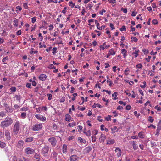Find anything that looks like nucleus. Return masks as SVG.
Instances as JSON below:
<instances>
[{
	"mask_svg": "<svg viewBox=\"0 0 161 161\" xmlns=\"http://www.w3.org/2000/svg\"><path fill=\"white\" fill-rule=\"evenodd\" d=\"M13 123V120L10 118L7 117L1 122L0 126L3 129L9 126Z\"/></svg>",
	"mask_w": 161,
	"mask_h": 161,
	"instance_id": "f257e3e1",
	"label": "nucleus"
},
{
	"mask_svg": "<svg viewBox=\"0 0 161 161\" xmlns=\"http://www.w3.org/2000/svg\"><path fill=\"white\" fill-rule=\"evenodd\" d=\"M20 123L19 121H16L14 125L13 131L15 134H17L19 130V128L20 127Z\"/></svg>",
	"mask_w": 161,
	"mask_h": 161,
	"instance_id": "f03ea898",
	"label": "nucleus"
},
{
	"mask_svg": "<svg viewBox=\"0 0 161 161\" xmlns=\"http://www.w3.org/2000/svg\"><path fill=\"white\" fill-rule=\"evenodd\" d=\"M49 147L47 146H45L41 150V153L44 156H47L49 150Z\"/></svg>",
	"mask_w": 161,
	"mask_h": 161,
	"instance_id": "7ed1b4c3",
	"label": "nucleus"
},
{
	"mask_svg": "<svg viewBox=\"0 0 161 161\" xmlns=\"http://www.w3.org/2000/svg\"><path fill=\"white\" fill-rule=\"evenodd\" d=\"M42 125L41 124H36L33 126V130L35 131H38L42 128Z\"/></svg>",
	"mask_w": 161,
	"mask_h": 161,
	"instance_id": "20e7f679",
	"label": "nucleus"
},
{
	"mask_svg": "<svg viewBox=\"0 0 161 161\" xmlns=\"http://www.w3.org/2000/svg\"><path fill=\"white\" fill-rule=\"evenodd\" d=\"M49 142L51 143V145L54 147L56 145L57 142L56 139L54 137H51L49 139Z\"/></svg>",
	"mask_w": 161,
	"mask_h": 161,
	"instance_id": "39448f33",
	"label": "nucleus"
},
{
	"mask_svg": "<svg viewBox=\"0 0 161 161\" xmlns=\"http://www.w3.org/2000/svg\"><path fill=\"white\" fill-rule=\"evenodd\" d=\"M3 105L5 108V109L7 112L11 113L13 111V109L11 107L9 106L6 103H4Z\"/></svg>",
	"mask_w": 161,
	"mask_h": 161,
	"instance_id": "423d86ee",
	"label": "nucleus"
},
{
	"mask_svg": "<svg viewBox=\"0 0 161 161\" xmlns=\"http://www.w3.org/2000/svg\"><path fill=\"white\" fill-rule=\"evenodd\" d=\"M25 151L27 154H31L34 153V150L33 149L28 147L25 149Z\"/></svg>",
	"mask_w": 161,
	"mask_h": 161,
	"instance_id": "0eeeda50",
	"label": "nucleus"
},
{
	"mask_svg": "<svg viewBox=\"0 0 161 161\" xmlns=\"http://www.w3.org/2000/svg\"><path fill=\"white\" fill-rule=\"evenodd\" d=\"M116 153H117V156L118 157H120L122 154L121 150L119 147L116 148L115 150Z\"/></svg>",
	"mask_w": 161,
	"mask_h": 161,
	"instance_id": "6e6552de",
	"label": "nucleus"
},
{
	"mask_svg": "<svg viewBox=\"0 0 161 161\" xmlns=\"http://www.w3.org/2000/svg\"><path fill=\"white\" fill-rule=\"evenodd\" d=\"M35 116L36 118L37 119L43 121H45L46 120V118L45 117H44L40 115H36Z\"/></svg>",
	"mask_w": 161,
	"mask_h": 161,
	"instance_id": "1a4fd4ad",
	"label": "nucleus"
},
{
	"mask_svg": "<svg viewBox=\"0 0 161 161\" xmlns=\"http://www.w3.org/2000/svg\"><path fill=\"white\" fill-rule=\"evenodd\" d=\"M70 161H78L77 157L76 155H73L70 157Z\"/></svg>",
	"mask_w": 161,
	"mask_h": 161,
	"instance_id": "9d476101",
	"label": "nucleus"
},
{
	"mask_svg": "<svg viewBox=\"0 0 161 161\" xmlns=\"http://www.w3.org/2000/svg\"><path fill=\"white\" fill-rule=\"evenodd\" d=\"M46 78V76L44 74H41L39 77V79L42 81H45Z\"/></svg>",
	"mask_w": 161,
	"mask_h": 161,
	"instance_id": "9b49d317",
	"label": "nucleus"
},
{
	"mask_svg": "<svg viewBox=\"0 0 161 161\" xmlns=\"http://www.w3.org/2000/svg\"><path fill=\"white\" fill-rule=\"evenodd\" d=\"M106 139V137L104 135L101 134L99 138V141L100 142H103Z\"/></svg>",
	"mask_w": 161,
	"mask_h": 161,
	"instance_id": "f8f14e48",
	"label": "nucleus"
},
{
	"mask_svg": "<svg viewBox=\"0 0 161 161\" xmlns=\"http://www.w3.org/2000/svg\"><path fill=\"white\" fill-rule=\"evenodd\" d=\"M24 142L22 140H20L18 141L17 144V147L19 148H21L23 146Z\"/></svg>",
	"mask_w": 161,
	"mask_h": 161,
	"instance_id": "ddd939ff",
	"label": "nucleus"
},
{
	"mask_svg": "<svg viewBox=\"0 0 161 161\" xmlns=\"http://www.w3.org/2000/svg\"><path fill=\"white\" fill-rule=\"evenodd\" d=\"M5 134L6 136L7 140H9L10 138V136L9 132L8 130H5Z\"/></svg>",
	"mask_w": 161,
	"mask_h": 161,
	"instance_id": "4468645a",
	"label": "nucleus"
},
{
	"mask_svg": "<svg viewBox=\"0 0 161 161\" xmlns=\"http://www.w3.org/2000/svg\"><path fill=\"white\" fill-rule=\"evenodd\" d=\"M121 53L123 54V56L124 58H125L127 56V51L125 49H122Z\"/></svg>",
	"mask_w": 161,
	"mask_h": 161,
	"instance_id": "2eb2a0df",
	"label": "nucleus"
},
{
	"mask_svg": "<svg viewBox=\"0 0 161 161\" xmlns=\"http://www.w3.org/2000/svg\"><path fill=\"white\" fill-rule=\"evenodd\" d=\"M14 98H16V100L19 101V103H20L21 97L20 95H16Z\"/></svg>",
	"mask_w": 161,
	"mask_h": 161,
	"instance_id": "dca6fc26",
	"label": "nucleus"
},
{
	"mask_svg": "<svg viewBox=\"0 0 161 161\" xmlns=\"http://www.w3.org/2000/svg\"><path fill=\"white\" fill-rule=\"evenodd\" d=\"M99 25V23H97L96 25L97 28L99 30H102L104 29L105 27V26L104 25H102V26H100V27Z\"/></svg>",
	"mask_w": 161,
	"mask_h": 161,
	"instance_id": "f3484780",
	"label": "nucleus"
},
{
	"mask_svg": "<svg viewBox=\"0 0 161 161\" xmlns=\"http://www.w3.org/2000/svg\"><path fill=\"white\" fill-rule=\"evenodd\" d=\"M92 149L91 147L89 146L86 147L85 149V150H86L85 152L86 153H88L91 151Z\"/></svg>",
	"mask_w": 161,
	"mask_h": 161,
	"instance_id": "a211bd4d",
	"label": "nucleus"
},
{
	"mask_svg": "<svg viewBox=\"0 0 161 161\" xmlns=\"http://www.w3.org/2000/svg\"><path fill=\"white\" fill-rule=\"evenodd\" d=\"M161 129V126H158L157 129L156 130V132L155 134L156 135H157V136H158L159 135V133L160 132V130Z\"/></svg>",
	"mask_w": 161,
	"mask_h": 161,
	"instance_id": "6ab92c4d",
	"label": "nucleus"
},
{
	"mask_svg": "<svg viewBox=\"0 0 161 161\" xmlns=\"http://www.w3.org/2000/svg\"><path fill=\"white\" fill-rule=\"evenodd\" d=\"M115 142V141L114 139L108 140L107 142V144H113Z\"/></svg>",
	"mask_w": 161,
	"mask_h": 161,
	"instance_id": "aec40b11",
	"label": "nucleus"
},
{
	"mask_svg": "<svg viewBox=\"0 0 161 161\" xmlns=\"http://www.w3.org/2000/svg\"><path fill=\"white\" fill-rule=\"evenodd\" d=\"M65 120L67 121H69L70 119L71 116H70L68 114L66 115Z\"/></svg>",
	"mask_w": 161,
	"mask_h": 161,
	"instance_id": "412c9836",
	"label": "nucleus"
},
{
	"mask_svg": "<svg viewBox=\"0 0 161 161\" xmlns=\"http://www.w3.org/2000/svg\"><path fill=\"white\" fill-rule=\"evenodd\" d=\"M139 51V50H135V52L132 53V54H135L134 57L135 58L137 57L138 56V52Z\"/></svg>",
	"mask_w": 161,
	"mask_h": 161,
	"instance_id": "4be33fe9",
	"label": "nucleus"
},
{
	"mask_svg": "<svg viewBox=\"0 0 161 161\" xmlns=\"http://www.w3.org/2000/svg\"><path fill=\"white\" fill-rule=\"evenodd\" d=\"M78 140H79L80 142L82 143L85 144L86 143V141L85 140H83L82 138L79 137L78 138Z\"/></svg>",
	"mask_w": 161,
	"mask_h": 161,
	"instance_id": "5701e85b",
	"label": "nucleus"
},
{
	"mask_svg": "<svg viewBox=\"0 0 161 161\" xmlns=\"http://www.w3.org/2000/svg\"><path fill=\"white\" fill-rule=\"evenodd\" d=\"M67 146L65 144L63 145V152L64 153L66 151Z\"/></svg>",
	"mask_w": 161,
	"mask_h": 161,
	"instance_id": "b1692460",
	"label": "nucleus"
},
{
	"mask_svg": "<svg viewBox=\"0 0 161 161\" xmlns=\"http://www.w3.org/2000/svg\"><path fill=\"white\" fill-rule=\"evenodd\" d=\"M33 137H30L27 138L25 140V142H30L33 141Z\"/></svg>",
	"mask_w": 161,
	"mask_h": 161,
	"instance_id": "393cba45",
	"label": "nucleus"
},
{
	"mask_svg": "<svg viewBox=\"0 0 161 161\" xmlns=\"http://www.w3.org/2000/svg\"><path fill=\"white\" fill-rule=\"evenodd\" d=\"M131 39H132L131 42H132L133 41H134L135 42H137L138 39L136 37H131Z\"/></svg>",
	"mask_w": 161,
	"mask_h": 161,
	"instance_id": "a878e982",
	"label": "nucleus"
},
{
	"mask_svg": "<svg viewBox=\"0 0 161 161\" xmlns=\"http://www.w3.org/2000/svg\"><path fill=\"white\" fill-rule=\"evenodd\" d=\"M138 136L139 137L141 138H143L144 137V134L142 132H139L138 134Z\"/></svg>",
	"mask_w": 161,
	"mask_h": 161,
	"instance_id": "bb28decb",
	"label": "nucleus"
},
{
	"mask_svg": "<svg viewBox=\"0 0 161 161\" xmlns=\"http://www.w3.org/2000/svg\"><path fill=\"white\" fill-rule=\"evenodd\" d=\"M109 52L110 53V54L111 55H114L115 54V52H114L113 49H111L109 50Z\"/></svg>",
	"mask_w": 161,
	"mask_h": 161,
	"instance_id": "cd10ccee",
	"label": "nucleus"
},
{
	"mask_svg": "<svg viewBox=\"0 0 161 161\" xmlns=\"http://www.w3.org/2000/svg\"><path fill=\"white\" fill-rule=\"evenodd\" d=\"M132 146L133 147V148L134 150H136L137 148V147L136 145L135 144V143L134 141H133L132 143Z\"/></svg>",
	"mask_w": 161,
	"mask_h": 161,
	"instance_id": "c85d7f7f",
	"label": "nucleus"
},
{
	"mask_svg": "<svg viewBox=\"0 0 161 161\" xmlns=\"http://www.w3.org/2000/svg\"><path fill=\"white\" fill-rule=\"evenodd\" d=\"M142 52L144 53V54H147L149 53L148 50H147L146 49H143L142 50Z\"/></svg>",
	"mask_w": 161,
	"mask_h": 161,
	"instance_id": "c756f323",
	"label": "nucleus"
},
{
	"mask_svg": "<svg viewBox=\"0 0 161 161\" xmlns=\"http://www.w3.org/2000/svg\"><path fill=\"white\" fill-rule=\"evenodd\" d=\"M57 50V48L56 47H54L52 49V53L53 55H54L56 53V50Z\"/></svg>",
	"mask_w": 161,
	"mask_h": 161,
	"instance_id": "7c9ffc66",
	"label": "nucleus"
},
{
	"mask_svg": "<svg viewBox=\"0 0 161 161\" xmlns=\"http://www.w3.org/2000/svg\"><path fill=\"white\" fill-rule=\"evenodd\" d=\"M15 23L14 24V25L16 27H17L18 26V19H15L13 21Z\"/></svg>",
	"mask_w": 161,
	"mask_h": 161,
	"instance_id": "2f4dec72",
	"label": "nucleus"
},
{
	"mask_svg": "<svg viewBox=\"0 0 161 161\" xmlns=\"http://www.w3.org/2000/svg\"><path fill=\"white\" fill-rule=\"evenodd\" d=\"M21 117L23 118H25L26 117V113L25 112L22 113L21 114Z\"/></svg>",
	"mask_w": 161,
	"mask_h": 161,
	"instance_id": "473e14b6",
	"label": "nucleus"
},
{
	"mask_svg": "<svg viewBox=\"0 0 161 161\" xmlns=\"http://www.w3.org/2000/svg\"><path fill=\"white\" fill-rule=\"evenodd\" d=\"M5 145L4 143L1 141H0V146L1 148H4L5 147Z\"/></svg>",
	"mask_w": 161,
	"mask_h": 161,
	"instance_id": "72a5a7b5",
	"label": "nucleus"
},
{
	"mask_svg": "<svg viewBox=\"0 0 161 161\" xmlns=\"http://www.w3.org/2000/svg\"><path fill=\"white\" fill-rule=\"evenodd\" d=\"M111 116L108 115V116L107 117H106L105 118V119L107 121L111 120Z\"/></svg>",
	"mask_w": 161,
	"mask_h": 161,
	"instance_id": "f704fd0d",
	"label": "nucleus"
},
{
	"mask_svg": "<svg viewBox=\"0 0 161 161\" xmlns=\"http://www.w3.org/2000/svg\"><path fill=\"white\" fill-rule=\"evenodd\" d=\"M6 116L5 114L4 113L3 111H1L0 113V116L2 117H4Z\"/></svg>",
	"mask_w": 161,
	"mask_h": 161,
	"instance_id": "c9c22d12",
	"label": "nucleus"
},
{
	"mask_svg": "<svg viewBox=\"0 0 161 161\" xmlns=\"http://www.w3.org/2000/svg\"><path fill=\"white\" fill-rule=\"evenodd\" d=\"M111 130L112 131V133H115L114 131L115 130L117 129V127L116 126H115V127H114L113 128H111Z\"/></svg>",
	"mask_w": 161,
	"mask_h": 161,
	"instance_id": "e433bc0d",
	"label": "nucleus"
},
{
	"mask_svg": "<svg viewBox=\"0 0 161 161\" xmlns=\"http://www.w3.org/2000/svg\"><path fill=\"white\" fill-rule=\"evenodd\" d=\"M155 108L158 111H161V107L157 105L155 107Z\"/></svg>",
	"mask_w": 161,
	"mask_h": 161,
	"instance_id": "4c0bfd02",
	"label": "nucleus"
},
{
	"mask_svg": "<svg viewBox=\"0 0 161 161\" xmlns=\"http://www.w3.org/2000/svg\"><path fill=\"white\" fill-rule=\"evenodd\" d=\"M84 133L87 136H90L91 135V132L90 130H88L87 132H84Z\"/></svg>",
	"mask_w": 161,
	"mask_h": 161,
	"instance_id": "58836bf2",
	"label": "nucleus"
},
{
	"mask_svg": "<svg viewBox=\"0 0 161 161\" xmlns=\"http://www.w3.org/2000/svg\"><path fill=\"white\" fill-rule=\"evenodd\" d=\"M69 5L71 7V8H73L75 5V4L73 3L72 1L69 2Z\"/></svg>",
	"mask_w": 161,
	"mask_h": 161,
	"instance_id": "ea45409f",
	"label": "nucleus"
},
{
	"mask_svg": "<svg viewBox=\"0 0 161 161\" xmlns=\"http://www.w3.org/2000/svg\"><path fill=\"white\" fill-rule=\"evenodd\" d=\"M152 23L153 24L156 25L158 24V21L157 19H153L152 21Z\"/></svg>",
	"mask_w": 161,
	"mask_h": 161,
	"instance_id": "a19ab883",
	"label": "nucleus"
},
{
	"mask_svg": "<svg viewBox=\"0 0 161 161\" xmlns=\"http://www.w3.org/2000/svg\"><path fill=\"white\" fill-rule=\"evenodd\" d=\"M121 10L123 11V12L125 14L127 13V10L126 8H121Z\"/></svg>",
	"mask_w": 161,
	"mask_h": 161,
	"instance_id": "79ce46f5",
	"label": "nucleus"
},
{
	"mask_svg": "<svg viewBox=\"0 0 161 161\" xmlns=\"http://www.w3.org/2000/svg\"><path fill=\"white\" fill-rule=\"evenodd\" d=\"M149 118L148 119V121L151 123L153 122L154 121V119H152V117L151 116H149Z\"/></svg>",
	"mask_w": 161,
	"mask_h": 161,
	"instance_id": "37998d69",
	"label": "nucleus"
},
{
	"mask_svg": "<svg viewBox=\"0 0 161 161\" xmlns=\"http://www.w3.org/2000/svg\"><path fill=\"white\" fill-rule=\"evenodd\" d=\"M92 142H94L96 141V136H92Z\"/></svg>",
	"mask_w": 161,
	"mask_h": 161,
	"instance_id": "c03bdc74",
	"label": "nucleus"
},
{
	"mask_svg": "<svg viewBox=\"0 0 161 161\" xmlns=\"http://www.w3.org/2000/svg\"><path fill=\"white\" fill-rule=\"evenodd\" d=\"M68 125L70 127L76 125V123L73 122L72 124L69 123L68 124Z\"/></svg>",
	"mask_w": 161,
	"mask_h": 161,
	"instance_id": "a18cd8bd",
	"label": "nucleus"
},
{
	"mask_svg": "<svg viewBox=\"0 0 161 161\" xmlns=\"http://www.w3.org/2000/svg\"><path fill=\"white\" fill-rule=\"evenodd\" d=\"M23 6L25 8V9H27L28 8L27 3H25L23 4Z\"/></svg>",
	"mask_w": 161,
	"mask_h": 161,
	"instance_id": "49530a36",
	"label": "nucleus"
},
{
	"mask_svg": "<svg viewBox=\"0 0 161 161\" xmlns=\"http://www.w3.org/2000/svg\"><path fill=\"white\" fill-rule=\"evenodd\" d=\"M11 91L13 92H14L16 90V88L14 87H12L10 88Z\"/></svg>",
	"mask_w": 161,
	"mask_h": 161,
	"instance_id": "de8ad7c7",
	"label": "nucleus"
},
{
	"mask_svg": "<svg viewBox=\"0 0 161 161\" xmlns=\"http://www.w3.org/2000/svg\"><path fill=\"white\" fill-rule=\"evenodd\" d=\"M81 100L83 101V102L81 103H80V102H79L78 103L80 105L84 103V101H85L84 98V97H81Z\"/></svg>",
	"mask_w": 161,
	"mask_h": 161,
	"instance_id": "09e8293b",
	"label": "nucleus"
},
{
	"mask_svg": "<svg viewBox=\"0 0 161 161\" xmlns=\"http://www.w3.org/2000/svg\"><path fill=\"white\" fill-rule=\"evenodd\" d=\"M136 67L137 68H142V64H141L140 63H139V64H138L136 65Z\"/></svg>",
	"mask_w": 161,
	"mask_h": 161,
	"instance_id": "8fccbe9b",
	"label": "nucleus"
},
{
	"mask_svg": "<svg viewBox=\"0 0 161 161\" xmlns=\"http://www.w3.org/2000/svg\"><path fill=\"white\" fill-rule=\"evenodd\" d=\"M32 19V23H34L36 20V17H34L33 18H31Z\"/></svg>",
	"mask_w": 161,
	"mask_h": 161,
	"instance_id": "3c124183",
	"label": "nucleus"
},
{
	"mask_svg": "<svg viewBox=\"0 0 161 161\" xmlns=\"http://www.w3.org/2000/svg\"><path fill=\"white\" fill-rule=\"evenodd\" d=\"M121 31H123L126 30V28L125 26H123L120 29Z\"/></svg>",
	"mask_w": 161,
	"mask_h": 161,
	"instance_id": "603ef678",
	"label": "nucleus"
},
{
	"mask_svg": "<svg viewBox=\"0 0 161 161\" xmlns=\"http://www.w3.org/2000/svg\"><path fill=\"white\" fill-rule=\"evenodd\" d=\"M8 57H6L2 59V62H5L6 60H8Z\"/></svg>",
	"mask_w": 161,
	"mask_h": 161,
	"instance_id": "864d4df0",
	"label": "nucleus"
},
{
	"mask_svg": "<svg viewBox=\"0 0 161 161\" xmlns=\"http://www.w3.org/2000/svg\"><path fill=\"white\" fill-rule=\"evenodd\" d=\"M134 113L135 116H137L138 117H139L140 115V113H137V112L136 111L134 112Z\"/></svg>",
	"mask_w": 161,
	"mask_h": 161,
	"instance_id": "5fc2aeb1",
	"label": "nucleus"
},
{
	"mask_svg": "<svg viewBox=\"0 0 161 161\" xmlns=\"http://www.w3.org/2000/svg\"><path fill=\"white\" fill-rule=\"evenodd\" d=\"M107 83L110 82V84H109V86L110 87H111L112 85H113V84L112 83V82L111 80V81H109V80H108L107 81Z\"/></svg>",
	"mask_w": 161,
	"mask_h": 161,
	"instance_id": "6e6d98bb",
	"label": "nucleus"
},
{
	"mask_svg": "<svg viewBox=\"0 0 161 161\" xmlns=\"http://www.w3.org/2000/svg\"><path fill=\"white\" fill-rule=\"evenodd\" d=\"M47 95L48 96V99L49 100H51L52 99V94H47Z\"/></svg>",
	"mask_w": 161,
	"mask_h": 161,
	"instance_id": "4d7b16f0",
	"label": "nucleus"
},
{
	"mask_svg": "<svg viewBox=\"0 0 161 161\" xmlns=\"http://www.w3.org/2000/svg\"><path fill=\"white\" fill-rule=\"evenodd\" d=\"M110 26L111 27L112 30L115 29L114 26L113 25V24L112 23L110 24Z\"/></svg>",
	"mask_w": 161,
	"mask_h": 161,
	"instance_id": "13d9d810",
	"label": "nucleus"
},
{
	"mask_svg": "<svg viewBox=\"0 0 161 161\" xmlns=\"http://www.w3.org/2000/svg\"><path fill=\"white\" fill-rule=\"evenodd\" d=\"M117 109V110H120L121 109H123V108L122 106H118Z\"/></svg>",
	"mask_w": 161,
	"mask_h": 161,
	"instance_id": "bf43d9fd",
	"label": "nucleus"
},
{
	"mask_svg": "<svg viewBox=\"0 0 161 161\" xmlns=\"http://www.w3.org/2000/svg\"><path fill=\"white\" fill-rule=\"evenodd\" d=\"M129 91L128 90H126L124 92L125 93L126 95H128L129 96H130L131 95V93L127 92V91Z\"/></svg>",
	"mask_w": 161,
	"mask_h": 161,
	"instance_id": "052dcab7",
	"label": "nucleus"
},
{
	"mask_svg": "<svg viewBox=\"0 0 161 161\" xmlns=\"http://www.w3.org/2000/svg\"><path fill=\"white\" fill-rule=\"evenodd\" d=\"M103 92H106L108 93V94H111V92L110 91H108L107 90H103Z\"/></svg>",
	"mask_w": 161,
	"mask_h": 161,
	"instance_id": "680f3d73",
	"label": "nucleus"
},
{
	"mask_svg": "<svg viewBox=\"0 0 161 161\" xmlns=\"http://www.w3.org/2000/svg\"><path fill=\"white\" fill-rule=\"evenodd\" d=\"M131 108V106L130 105H127L126 107V109L127 110H129Z\"/></svg>",
	"mask_w": 161,
	"mask_h": 161,
	"instance_id": "e2e57ef3",
	"label": "nucleus"
},
{
	"mask_svg": "<svg viewBox=\"0 0 161 161\" xmlns=\"http://www.w3.org/2000/svg\"><path fill=\"white\" fill-rule=\"evenodd\" d=\"M31 83H27L26 84V86L27 88H31Z\"/></svg>",
	"mask_w": 161,
	"mask_h": 161,
	"instance_id": "0e129e2a",
	"label": "nucleus"
},
{
	"mask_svg": "<svg viewBox=\"0 0 161 161\" xmlns=\"http://www.w3.org/2000/svg\"><path fill=\"white\" fill-rule=\"evenodd\" d=\"M151 57L150 56H148V58H146V60L147 62H149L150 61V59L151 58Z\"/></svg>",
	"mask_w": 161,
	"mask_h": 161,
	"instance_id": "69168bd1",
	"label": "nucleus"
},
{
	"mask_svg": "<svg viewBox=\"0 0 161 161\" xmlns=\"http://www.w3.org/2000/svg\"><path fill=\"white\" fill-rule=\"evenodd\" d=\"M17 35H19L21 34V31L20 30H19L16 33Z\"/></svg>",
	"mask_w": 161,
	"mask_h": 161,
	"instance_id": "338daca9",
	"label": "nucleus"
},
{
	"mask_svg": "<svg viewBox=\"0 0 161 161\" xmlns=\"http://www.w3.org/2000/svg\"><path fill=\"white\" fill-rule=\"evenodd\" d=\"M13 159L14 161H17V157L16 156H14L13 158Z\"/></svg>",
	"mask_w": 161,
	"mask_h": 161,
	"instance_id": "774afa93",
	"label": "nucleus"
}]
</instances>
